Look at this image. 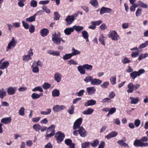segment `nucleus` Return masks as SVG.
Here are the masks:
<instances>
[{"mask_svg":"<svg viewBox=\"0 0 148 148\" xmlns=\"http://www.w3.org/2000/svg\"><path fill=\"white\" fill-rule=\"evenodd\" d=\"M47 111H41L40 112L41 114L43 115H48L51 112V109L50 108H47Z\"/></svg>","mask_w":148,"mask_h":148,"instance_id":"obj_38","label":"nucleus"},{"mask_svg":"<svg viewBox=\"0 0 148 148\" xmlns=\"http://www.w3.org/2000/svg\"><path fill=\"white\" fill-rule=\"evenodd\" d=\"M108 36L109 38H111L113 40H118L120 38L119 36L115 31H111L108 34Z\"/></svg>","mask_w":148,"mask_h":148,"instance_id":"obj_3","label":"nucleus"},{"mask_svg":"<svg viewBox=\"0 0 148 148\" xmlns=\"http://www.w3.org/2000/svg\"><path fill=\"white\" fill-rule=\"evenodd\" d=\"M82 37L84 38H87L88 37L89 35L87 32L85 30H84L82 32Z\"/></svg>","mask_w":148,"mask_h":148,"instance_id":"obj_50","label":"nucleus"},{"mask_svg":"<svg viewBox=\"0 0 148 148\" xmlns=\"http://www.w3.org/2000/svg\"><path fill=\"white\" fill-rule=\"evenodd\" d=\"M102 82L101 80L96 79H93L92 81L91 82V84L92 85H98L100 84Z\"/></svg>","mask_w":148,"mask_h":148,"instance_id":"obj_20","label":"nucleus"},{"mask_svg":"<svg viewBox=\"0 0 148 148\" xmlns=\"http://www.w3.org/2000/svg\"><path fill=\"white\" fill-rule=\"evenodd\" d=\"M82 118H80L77 119L74 123L73 127V130H76L79 128L81 126L82 122Z\"/></svg>","mask_w":148,"mask_h":148,"instance_id":"obj_7","label":"nucleus"},{"mask_svg":"<svg viewBox=\"0 0 148 148\" xmlns=\"http://www.w3.org/2000/svg\"><path fill=\"white\" fill-rule=\"evenodd\" d=\"M124 64L128 63L131 62V61L127 58H125L122 61Z\"/></svg>","mask_w":148,"mask_h":148,"instance_id":"obj_63","label":"nucleus"},{"mask_svg":"<svg viewBox=\"0 0 148 148\" xmlns=\"http://www.w3.org/2000/svg\"><path fill=\"white\" fill-rule=\"evenodd\" d=\"M138 3L139 6L141 7L145 8H148V6L147 4L143 3L140 1H138Z\"/></svg>","mask_w":148,"mask_h":148,"instance_id":"obj_47","label":"nucleus"},{"mask_svg":"<svg viewBox=\"0 0 148 148\" xmlns=\"http://www.w3.org/2000/svg\"><path fill=\"white\" fill-rule=\"evenodd\" d=\"M117 134L118 133L114 131L111 132L108 135L106 136L105 137L108 139H110L111 138L115 137Z\"/></svg>","mask_w":148,"mask_h":148,"instance_id":"obj_12","label":"nucleus"},{"mask_svg":"<svg viewBox=\"0 0 148 148\" xmlns=\"http://www.w3.org/2000/svg\"><path fill=\"white\" fill-rule=\"evenodd\" d=\"M93 79V78L92 76L88 75L86 77L84 80L86 83L90 82V83L91 84V82L92 81Z\"/></svg>","mask_w":148,"mask_h":148,"instance_id":"obj_31","label":"nucleus"},{"mask_svg":"<svg viewBox=\"0 0 148 148\" xmlns=\"http://www.w3.org/2000/svg\"><path fill=\"white\" fill-rule=\"evenodd\" d=\"M69 64L71 65V64L73 65H77V63L75 60H74L72 59H71L68 61Z\"/></svg>","mask_w":148,"mask_h":148,"instance_id":"obj_61","label":"nucleus"},{"mask_svg":"<svg viewBox=\"0 0 148 148\" xmlns=\"http://www.w3.org/2000/svg\"><path fill=\"white\" fill-rule=\"evenodd\" d=\"M40 94H38L36 93H34L31 95V97L33 99H38L40 97Z\"/></svg>","mask_w":148,"mask_h":148,"instance_id":"obj_43","label":"nucleus"},{"mask_svg":"<svg viewBox=\"0 0 148 148\" xmlns=\"http://www.w3.org/2000/svg\"><path fill=\"white\" fill-rule=\"evenodd\" d=\"M83 67L85 69L91 71L92 69L93 66L91 65L86 64L83 65Z\"/></svg>","mask_w":148,"mask_h":148,"instance_id":"obj_37","label":"nucleus"},{"mask_svg":"<svg viewBox=\"0 0 148 148\" xmlns=\"http://www.w3.org/2000/svg\"><path fill=\"white\" fill-rule=\"evenodd\" d=\"M78 15V13L77 12L72 15H68L66 17L65 21L68 24H70L74 21L75 18Z\"/></svg>","mask_w":148,"mask_h":148,"instance_id":"obj_5","label":"nucleus"},{"mask_svg":"<svg viewBox=\"0 0 148 148\" xmlns=\"http://www.w3.org/2000/svg\"><path fill=\"white\" fill-rule=\"evenodd\" d=\"M36 62H34L32 66V72L34 73H38L39 72L38 67L37 66H35Z\"/></svg>","mask_w":148,"mask_h":148,"instance_id":"obj_26","label":"nucleus"},{"mask_svg":"<svg viewBox=\"0 0 148 148\" xmlns=\"http://www.w3.org/2000/svg\"><path fill=\"white\" fill-rule=\"evenodd\" d=\"M23 25L24 28L26 29H28L29 28V25L28 24L24 21H22Z\"/></svg>","mask_w":148,"mask_h":148,"instance_id":"obj_60","label":"nucleus"},{"mask_svg":"<svg viewBox=\"0 0 148 148\" xmlns=\"http://www.w3.org/2000/svg\"><path fill=\"white\" fill-rule=\"evenodd\" d=\"M89 3L94 7H96L98 5V2L97 0H90Z\"/></svg>","mask_w":148,"mask_h":148,"instance_id":"obj_41","label":"nucleus"},{"mask_svg":"<svg viewBox=\"0 0 148 148\" xmlns=\"http://www.w3.org/2000/svg\"><path fill=\"white\" fill-rule=\"evenodd\" d=\"M65 143L67 145L69 146L70 148H75V145L72 143V141L70 139H66Z\"/></svg>","mask_w":148,"mask_h":148,"instance_id":"obj_14","label":"nucleus"},{"mask_svg":"<svg viewBox=\"0 0 148 148\" xmlns=\"http://www.w3.org/2000/svg\"><path fill=\"white\" fill-rule=\"evenodd\" d=\"M30 5L33 8L36 7L37 6V1L34 0H32L30 2Z\"/></svg>","mask_w":148,"mask_h":148,"instance_id":"obj_53","label":"nucleus"},{"mask_svg":"<svg viewBox=\"0 0 148 148\" xmlns=\"http://www.w3.org/2000/svg\"><path fill=\"white\" fill-rule=\"evenodd\" d=\"M66 107L63 105H56L53 107V109L54 112H59L65 109Z\"/></svg>","mask_w":148,"mask_h":148,"instance_id":"obj_9","label":"nucleus"},{"mask_svg":"<svg viewBox=\"0 0 148 148\" xmlns=\"http://www.w3.org/2000/svg\"><path fill=\"white\" fill-rule=\"evenodd\" d=\"M96 103V101L93 99H91L88 100L84 104V106L87 107L89 106L95 105Z\"/></svg>","mask_w":148,"mask_h":148,"instance_id":"obj_21","label":"nucleus"},{"mask_svg":"<svg viewBox=\"0 0 148 148\" xmlns=\"http://www.w3.org/2000/svg\"><path fill=\"white\" fill-rule=\"evenodd\" d=\"M52 40L54 43L57 45L60 44L61 36L60 32H58L57 34L55 32L52 34Z\"/></svg>","mask_w":148,"mask_h":148,"instance_id":"obj_1","label":"nucleus"},{"mask_svg":"<svg viewBox=\"0 0 148 148\" xmlns=\"http://www.w3.org/2000/svg\"><path fill=\"white\" fill-rule=\"evenodd\" d=\"M6 94V92L3 88L0 89V98L3 99Z\"/></svg>","mask_w":148,"mask_h":148,"instance_id":"obj_32","label":"nucleus"},{"mask_svg":"<svg viewBox=\"0 0 148 148\" xmlns=\"http://www.w3.org/2000/svg\"><path fill=\"white\" fill-rule=\"evenodd\" d=\"M112 11V10L110 8L102 7L100 10V14H102L105 13H110Z\"/></svg>","mask_w":148,"mask_h":148,"instance_id":"obj_15","label":"nucleus"},{"mask_svg":"<svg viewBox=\"0 0 148 148\" xmlns=\"http://www.w3.org/2000/svg\"><path fill=\"white\" fill-rule=\"evenodd\" d=\"M24 111V108L23 107H21L18 112L19 115L21 116H23L25 114Z\"/></svg>","mask_w":148,"mask_h":148,"instance_id":"obj_48","label":"nucleus"},{"mask_svg":"<svg viewBox=\"0 0 148 148\" xmlns=\"http://www.w3.org/2000/svg\"><path fill=\"white\" fill-rule=\"evenodd\" d=\"M99 143V141L97 139H95V140H93L92 143H90V145H91L92 146L94 147H97Z\"/></svg>","mask_w":148,"mask_h":148,"instance_id":"obj_39","label":"nucleus"},{"mask_svg":"<svg viewBox=\"0 0 148 148\" xmlns=\"http://www.w3.org/2000/svg\"><path fill=\"white\" fill-rule=\"evenodd\" d=\"M62 75L58 73H56L54 75V78L55 80L57 82H60L61 80Z\"/></svg>","mask_w":148,"mask_h":148,"instance_id":"obj_16","label":"nucleus"},{"mask_svg":"<svg viewBox=\"0 0 148 148\" xmlns=\"http://www.w3.org/2000/svg\"><path fill=\"white\" fill-rule=\"evenodd\" d=\"M128 89L127 92L128 93H132L134 90V85L132 83H129L127 85Z\"/></svg>","mask_w":148,"mask_h":148,"instance_id":"obj_11","label":"nucleus"},{"mask_svg":"<svg viewBox=\"0 0 148 148\" xmlns=\"http://www.w3.org/2000/svg\"><path fill=\"white\" fill-rule=\"evenodd\" d=\"M40 125L38 124L34 125L33 126V128L36 132H39L40 129Z\"/></svg>","mask_w":148,"mask_h":148,"instance_id":"obj_44","label":"nucleus"},{"mask_svg":"<svg viewBox=\"0 0 148 148\" xmlns=\"http://www.w3.org/2000/svg\"><path fill=\"white\" fill-rule=\"evenodd\" d=\"M73 31V27L72 28L69 27L66 28L64 30V32L66 35H70L71 33Z\"/></svg>","mask_w":148,"mask_h":148,"instance_id":"obj_27","label":"nucleus"},{"mask_svg":"<svg viewBox=\"0 0 148 148\" xmlns=\"http://www.w3.org/2000/svg\"><path fill=\"white\" fill-rule=\"evenodd\" d=\"M102 23V21L101 20H98L96 21H92L91 22L92 25H98Z\"/></svg>","mask_w":148,"mask_h":148,"instance_id":"obj_58","label":"nucleus"},{"mask_svg":"<svg viewBox=\"0 0 148 148\" xmlns=\"http://www.w3.org/2000/svg\"><path fill=\"white\" fill-rule=\"evenodd\" d=\"M74 106L73 105H71L69 109L68 112L70 114H72L74 113Z\"/></svg>","mask_w":148,"mask_h":148,"instance_id":"obj_42","label":"nucleus"},{"mask_svg":"<svg viewBox=\"0 0 148 148\" xmlns=\"http://www.w3.org/2000/svg\"><path fill=\"white\" fill-rule=\"evenodd\" d=\"M60 17V16L58 12H54V18L55 20L58 21L59 20Z\"/></svg>","mask_w":148,"mask_h":148,"instance_id":"obj_45","label":"nucleus"},{"mask_svg":"<svg viewBox=\"0 0 148 148\" xmlns=\"http://www.w3.org/2000/svg\"><path fill=\"white\" fill-rule=\"evenodd\" d=\"M17 88L16 87H9L7 88V92L9 95H13L16 93Z\"/></svg>","mask_w":148,"mask_h":148,"instance_id":"obj_10","label":"nucleus"},{"mask_svg":"<svg viewBox=\"0 0 148 148\" xmlns=\"http://www.w3.org/2000/svg\"><path fill=\"white\" fill-rule=\"evenodd\" d=\"M71 51L72 53H71V54H72V56L79 55L81 53V52L80 51L76 49L74 47H73L72 48Z\"/></svg>","mask_w":148,"mask_h":148,"instance_id":"obj_29","label":"nucleus"},{"mask_svg":"<svg viewBox=\"0 0 148 148\" xmlns=\"http://www.w3.org/2000/svg\"><path fill=\"white\" fill-rule=\"evenodd\" d=\"M110 81L111 84L114 85L116 83V77L115 76L111 77L110 79Z\"/></svg>","mask_w":148,"mask_h":148,"instance_id":"obj_49","label":"nucleus"},{"mask_svg":"<svg viewBox=\"0 0 148 148\" xmlns=\"http://www.w3.org/2000/svg\"><path fill=\"white\" fill-rule=\"evenodd\" d=\"M78 71L82 74L83 75L85 74L86 71L85 68L83 67V65L82 66H79L77 67Z\"/></svg>","mask_w":148,"mask_h":148,"instance_id":"obj_28","label":"nucleus"},{"mask_svg":"<svg viewBox=\"0 0 148 148\" xmlns=\"http://www.w3.org/2000/svg\"><path fill=\"white\" fill-rule=\"evenodd\" d=\"M90 142L87 141L82 143L81 144L82 148H89Z\"/></svg>","mask_w":148,"mask_h":148,"instance_id":"obj_34","label":"nucleus"},{"mask_svg":"<svg viewBox=\"0 0 148 148\" xmlns=\"http://www.w3.org/2000/svg\"><path fill=\"white\" fill-rule=\"evenodd\" d=\"M109 85V83L108 82H103V84L101 85V86L103 88H106L108 87V86Z\"/></svg>","mask_w":148,"mask_h":148,"instance_id":"obj_59","label":"nucleus"},{"mask_svg":"<svg viewBox=\"0 0 148 148\" xmlns=\"http://www.w3.org/2000/svg\"><path fill=\"white\" fill-rule=\"evenodd\" d=\"M51 86V85L50 84L47 83H45L42 86L43 88L45 90L48 89Z\"/></svg>","mask_w":148,"mask_h":148,"instance_id":"obj_56","label":"nucleus"},{"mask_svg":"<svg viewBox=\"0 0 148 148\" xmlns=\"http://www.w3.org/2000/svg\"><path fill=\"white\" fill-rule=\"evenodd\" d=\"M32 91L33 92H35L37 91H39L40 92H42L43 91V90L41 87L39 86L37 87H36L34 88H33L32 89Z\"/></svg>","mask_w":148,"mask_h":148,"instance_id":"obj_52","label":"nucleus"},{"mask_svg":"<svg viewBox=\"0 0 148 148\" xmlns=\"http://www.w3.org/2000/svg\"><path fill=\"white\" fill-rule=\"evenodd\" d=\"M104 37L103 35H101V36L99 38V40L101 42V44L104 46H105V42L104 40Z\"/></svg>","mask_w":148,"mask_h":148,"instance_id":"obj_54","label":"nucleus"},{"mask_svg":"<svg viewBox=\"0 0 148 148\" xmlns=\"http://www.w3.org/2000/svg\"><path fill=\"white\" fill-rule=\"evenodd\" d=\"M37 14V13L35 14L33 16L26 18L25 19L26 21L28 22H32L34 21Z\"/></svg>","mask_w":148,"mask_h":148,"instance_id":"obj_23","label":"nucleus"},{"mask_svg":"<svg viewBox=\"0 0 148 148\" xmlns=\"http://www.w3.org/2000/svg\"><path fill=\"white\" fill-rule=\"evenodd\" d=\"M26 0H18V5L21 7H23L24 5V2Z\"/></svg>","mask_w":148,"mask_h":148,"instance_id":"obj_55","label":"nucleus"},{"mask_svg":"<svg viewBox=\"0 0 148 148\" xmlns=\"http://www.w3.org/2000/svg\"><path fill=\"white\" fill-rule=\"evenodd\" d=\"M49 33V31L47 29L43 28L40 31V34L42 37H45Z\"/></svg>","mask_w":148,"mask_h":148,"instance_id":"obj_24","label":"nucleus"},{"mask_svg":"<svg viewBox=\"0 0 148 148\" xmlns=\"http://www.w3.org/2000/svg\"><path fill=\"white\" fill-rule=\"evenodd\" d=\"M86 90L89 95L94 94L96 91V89L94 86L88 87L87 88Z\"/></svg>","mask_w":148,"mask_h":148,"instance_id":"obj_13","label":"nucleus"},{"mask_svg":"<svg viewBox=\"0 0 148 148\" xmlns=\"http://www.w3.org/2000/svg\"><path fill=\"white\" fill-rule=\"evenodd\" d=\"M55 137L57 142L59 143L63 140L65 137V135L61 132L59 131L56 134Z\"/></svg>","mask_w":148,"mask_h":148,"instance_id":"obj_4","label":"nucleus"},{"mask_svg":"<svg viewBox=\"0 0 148 148\" xmlns=\"http://www.w3.org/2000/svg\"><path fill=\"white\" fill-rule=\"evenodd\" d=\"M55 126L54 125H51L48 128L46 132L47 134L50 133H55Z\"/></svg>","mask_w":148,"mask_h":148,"instance_id":"obj_19","label":"nucleus"},{"mask_svg":"<svg viewBox=\"0 0 148 148\" xmlns=\"http://www.w3.org/2000/svg\"><path fill=\"white\" fill-rule=\"evenodd\" d=\"M148 57V53H145V54H141L140 56L138 58V59L139 61L141 60L143 58H145Z\"/></svg>","mask_w":148,"mask_h":148,"instance_id":"obj_46","label":"nucleus"},{"mask_svg":"<svg viewBox=\"0 0 148 148\" xmlns=\"http://www.w3.org/2000/svg\"><path fill=\"white\" fill-rule=\"evenodd\" d=\"M115 93L113 91H111L109 95L108 98L110 99V100L111 99L115 97Z\"/></svg>","mask_w":148,"mask_h":148,"instance_id":"obj_62","label":"nucleus"},{"mask_svg":"<svg viewBox=\"0 0 148 148\" xmlns=\"http://www.w3.org/2000/svg\"><path fill=\"white\" fill-rule=\"evenodd\" d=\"M17 43V41L16 40H15L14 37L12 38V40L8 43L7 48L6 49V51H8L9 50L12 48H14L16 46V44Z\"/></svg>","mask_w":148,"mask_h":148,"instance_id":"obj_6","label":"nucleus"},{"mask_svg":"<svg viewBox=\"0 0 148 148\" xmlns=\"http://www.w3.org/2000/svg\"><path fill=\"white\" fill-rule=\"evenodd\" d=\"M145 70L143 69H140L138 71H134L132 72L130 74V75L131 78L133 79H134L137 77L140 76L142 74L144 73Z\"/></svg>","mask_w":148,"mask_h":148,"instance_id":"obj_2","label":"nucleus"},{"mask_svg":"<svg viewBox=\"0 0 148 148\" xmlns=\"http://www.w3.org/2000/svg\"><path fill=\"white\" fill-rule=\"evenodd\" d=\"M9 64L8 61H5L3 62L1 65H0V69L3 70L8 67Z\"/></svg>","mask_w":148,"mask_h":148,"instance_id":"obj_22","label":"nucleus"},{"mask_svg":"<svg viewBox=\"0 0 148 148\" xmlns=\"http://www.w3.org/2000/svg\"><path fill=\"white\" fill-rule=\"evenodd\" d=\"M72 57L71 53H66L63 56L62 59L64 60H68L71 58Z\"/></svg>","mask_w":148,"mask_h":148,"instance_id":"obj_35","label":"nucleus"},{"mask_svg":"<svg viewBox=\"0 0 148 148\" xmlns=\"http://www.w3.org/2000/svg\"><path fill=\"white\" fill-rule=\"evenodd\" d=\"M42 10L45 11L46 13L49 14L50 13L51 11L50 10L48 9L47 7L45 5L43 6L42 7Z\"/></svg>","mask_w":148,"mask_h":148,"instance_id":"obj_57","label":"nucleus"},{"mask_svg":"<svg viewBox=\"0 0 148 148\" xmlns=\"http://www.w3.org/2000/svg\"><path fill=\"white\" fill-rule=\"evenodd\" d=\"M78 133L82 137H86L88 134V132L85 130L82 126H81L78 129Z\"/></svg>","mask_w":148,"mask_h":148,"instance_id":"obj_8","label":"nucleus"},{"mask_svg":"<svg viewBox=\"0 0 148 148\" xmlns=\"http://www.w3.org/2000/svg\"><path fill=\"white\" fill-rule=\"evenodd\" d=\"M130 99L131 100L130 103L131 104H136L139 101V99L138 97H130Z\"/></svg>","mask_w":148,"mask_h":148,"instance_id":"obj_17","label":"nucleus"},{"mask_svg":"<svg viewBox=\"0 0 148 148\" xmlns=\"http://www.w3.org/2000/svg\"><path fill=\"white\" fill-rule=\"evenodd\" d=\"M148 45V40H146L145 42L141 44L139 46L140 49H142L146 47Z\"/></svg>","mask_w":148,"mask_h":148,"instance_id":"obj_51","label":"nucleus"},{"mask_svg":"<svg viewBox=\"0 0 148 148\" xmlns=\"http://www.w3.org/2000/svg\"><path fill=\"white\" fill-rule=\"evenodd\" d=\"M142 142L140 140H135L134 143V145L136 147H140Z\"/></svg>","mask_w":148,"mask_h":148,"instance_id":"obj_36","label":"nucleus"},{"mask_svg":"<svg viewBox=\"0 0 148 148\" xmlns=\"http://www.w3.org/2000/svg\"><path fill=\"white\" fill-rule=\"evenodd\" d=\"M94 112V110L91 108H88L87 110L82 112V114L86 115H88L91 114Z\"/></svg>","mask_w":148,"mask_h":148,"instance_id":"obj_25","label":"nucleus"},{"mask_svg":"<svg viewBox=\"0 0 148 148\" xmlns=\"http://www.w3.org/2000/svg\"><path fill=\"white\" fill-rule=\"evenodd\" d=\"M52 94L53 97H58L60 95V91L57 89H54L52 91Z\"/></svg>","mask_w":148,"mask_h":148,"instance_id":"obj_33","label":"nucleus"},{"mask_svg":"<svg viewBox=\"0 0 148 148\" xmlns=\"http://www.w3.org/2000/svg\"><path fill=\"white\" fill-rule=\"evenodd\" d=\"M12 121L11 117H6L3 118L1 120V122L5 124H8L10 123Z\"/></svg>","mask_w":148,"mask_h":148,"instance_id":"obj_18","label":"nucleus"},{"mask_svg":"<svg viewBox=\"0 0 148 148\" xmlns=\"http://www.w3.org/2000/svg\"><path fill=\"white\" fill-rule=\"evenodd\" d=\"M23 60L25 62H27L29 60L32 59V58L29 54L25 55L23 56Z\"/></svg>","mask_w":148,"mask_h":148,"instance_id":"obj_40","label":"nucleus"},{"mask_svg":"<svg viewBox=\"0 0 148 148\" xmlns=\"http://www.w3.org/2000/svg\"><path fill=\"white\" fill-rule=\"evenodd\" d=\"M140 121L139 119H137L135 121L134 125L136 127H138L140 124Z\"/></svg>","mask_w":148,"mask_h":148,"instance_id":"obj_64","label":"nucleus"},{"mask_svg":"<svg viewBox=\"0 0 148 148\" xmlns=\"http://www.w3.org/2000/svg\"><path fill=\"white\" fill-rule=\"evenodd\" d=\"M73 30L74 29L77 32H79L82 31L84 29V27L82 26H76L75 25L73 27Z\"/></svg>","mask_w":148,"mask_h":148,"instance_id":"obj_30","label":"nucleus"}]
</instances>
